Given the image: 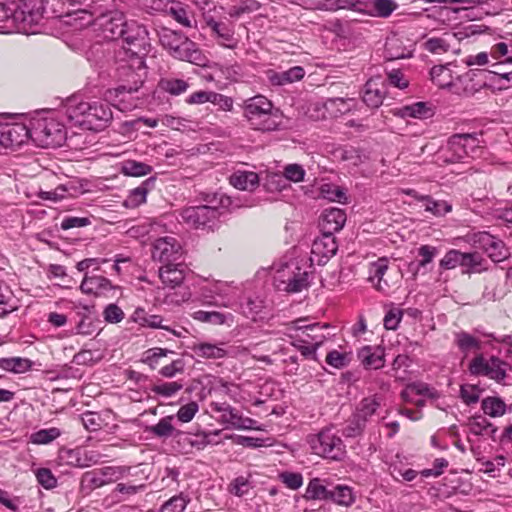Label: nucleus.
I'll return each instance as SVG.
<instances>
[{
    "instance_id": "obj_1",
    "label": "nucleus",
    "mask_w": 512,
    "mask_h": 512,
    "mask_svg": "<svg viewBox=\"0 0 512 512\" xmlns=\"http://www.w3.org/2000/svg\"><path fill=\"white\" fill-rule=\"evenodd\" d=\"M64 108L70 120L93 131L104 129L113 119L110 104L103 100H84L74 95L66 100Z\"/></svg>"
},
{
    "instance_id": "obj_2",
    "label": "nucleus",
    "mask_w": 512,
    "mask_h": 512,
    "mask_svg": "<svg viewBox=\"0 0 512 512\" xmlns=\"http://www.w3.org/2000/svg\"><path fill=\"white\" fill-rule=\"evenodd\" d=\"M43 14V0H21L15 8L0 3V33H30Z\"/></svg>"
},
{
    "instance_id": "obj_3",
    "label": "nucleus",
    "mask_w": 512,
    "mask_h": 512,
    "mask_svg": "<svg viewBox=\"0 0 512 512\" xmlns=\"http://www.w3.org/2000/svg\"><path fill=\"white\" fill-rule=\"evenodd\" d=\"M243 115L250 126L259 131H276L282 124V115L273 103L263 95H256L244 101Z\"/></svg>"
},
{
    "instance_id": "obj_4",
    "label": "nucleus",
    "mask_w": 512,
    "mask_h": 512,
    "mask_svg": "<svg viewBox=\"0 0 512 512\" xmlns=\"http://www.w3.org/2000/svg\"><path fill=\"white\" fill-rule=\"evenodd\" d=\"M31 140L39 147L61 146L66 140V129L51 112L37 113L30 119Z\"/></svg>"
},
{
    "instance_id": "obj_5",
    "label": "nucleus",
    "mask_w": 512,
    "mask_h": 512,
    "mask_svg": "<svg viewBox=\"0 0 512 512\" xmlns=\"http://www.w3.org/2000/svg\"><path fill=\"white\" fill-rule=\"evenodd\" d=\"M161 45L176 59L196 63L200 52L194 48V43L180 32L163 28L159 31Z\"/></svg>"
},
{
    "instance_id": "obj_6",
    "label": "nucleus",
    "mask_w": 512,
    "mask_h": 512,
    "mask_svg": "<svg viewBox=\"0 0 512 512\" xmlns=\"http://www.w3.org/2000/svg\"><path fill=\"white\" fill-rule=\"evenodd\" d=\"M122 39L126 46L123 47L126 54L134 56V62L138 68L143 66V56L149 47V34L144 25L135 21L126 22Z\"/></svg>"
},
{
    "instance_id": "obj_7",
    "label": "nucleus",
    "mask_w": 512,
    "mask_h": 512,
    "mask_svg": "<svg viewBox=\"0 0 512 512\" xmlns=\"http://www.w3.org/2000/svg\"><path fill=\"white\" fill-rule=\"evenodd\" d=\"M308 443L316 455L324 458L340 460L345 455L342 439L331 428H325L316 435H310Z\"/></svg>"
},
{
    "instance_id": "obj_8",
    "label": "nucleus",
    "mask_w": 512,
    "mask_h": 512,
    "mask_svg": "<svg viewBox=\"0 0 512 512\" xmlns=\"http://www.w3.org/2000/svg\"><path fill=\"white\" fill-rule=\"evenodd\" d=\"M306 320L297 319L286 326L285 335L291 340L321 346L326 339L323 330L328 328L325 324L321 326L319 323L304 324Z\"/></svg>"
},
{
    "instance_id": "obj_9",
    "label": "nucleus",
    "mask_w": 512,
    "mask_h": 512,
    "mask_svg": "<svg viewBox=\"0 0 512 512\" xmlns=\"http://www.w3.org/2000/svg\"><path fill=\"white\" fill-rule=\"evenodd\" d=\"M145 66L138 68L134 62V56H131V63L122 64L118 68V75L123 83L118 85L113 91H108L110 96L114 93L116 97L125 93L132 94L137 92L143 84L145 76Z\"/></svg>"
},
{
    "instance_id": "obj_10",
    "label": "nucleus",
    "mask_w": 512,
    "mask_h": 512,
    "mask_svg": "<svg viewBox=\"0 0 512 512\" xmlns=\"http://www.w3.org/2000/svg\"><path fill=\"white\" fill-rule=\"evenodd\" d=\"M216 207L207 205L187 207L182 210L181 218L184 223L195 229H213L219 218Z\"/></svg>"
},
{
    "instance_id": "obj_11",
    "label": "nucleus",
    "mask_w": 512,
    "mask_h": 512,
    "mask_svg": "<svg viewBox=\"0 0 512 512\" xmlns=\"http://www.w3.org/2000/svg\"><path fill=\"white\" fill-rule=\"evenodd\" d=\"M210 409L213 412L219 413L220 417L218 421L229 427L237 430H250L255 427V420L243 417L237 409L233 408L227 402H211Z\"/></svg>"
},
{
    "instance_id": "obj_12",
    "label": "nucleus",
    "mask_w": 512,
    "mask_h": 512,
    "mask_svg": "<svg viewBox=\"0 0 512 512\" xmlns=\"http://www.w3.org/2000/svg\"><path fill=\"white\" fill-rule=\"evenodd\" d=\"M183 256V248L177 238L164 236L156 239L152 246V258L163 264L176 263Z\"/></svg>"
},
{
    "instance_id": "obj_13",
    "label": "nucleus",
    "mask_w": 512,
    "mask_h": 512,
    "mask_svg": "<svg viewBox=\"0 0 512 512\" xmlns=\"http://www.w3.org/2000/svg\"><path fill=\"white\" fill-rule=\"evenodd\" d=\"M470 372L475 375H484L498 382L506 377V363L497 357L485 359L483 356L475 357L470 363Z\"/></svg>"
},
{
    "instance_id": "obj_14",
    "label": "nucleus",
    "mask_w": 512,
    "mask_h": 512,
    "mask_svg": "<svg viewBox=\"0 0 512 512\" xmlns=\"http://www.w3.org/2000/svg\"><path fill=\"white\" fill-rule=\"evenodd\" d=\"M31 139L30 123L0 125V144L5 148H17Z\"/></svg>"
},
{
    "instance_id": "obj_15",
    "label": "nucleus",
    "mask_w": 512,
    "mask_h": 512,
    "mask_svg": "<svg viewBox=\"0 0 512 512\" xmlns=\"http://www.w3.org/2000/svg\"><path fill=\"white\" fill-rule=\"evenodd\" d=\"M474 243L483 250L495 263L505 260L509 253L502 240L488 232H478L473 235Z\"/></svg>"
},
{
    "instance_id": "obj_16",
    "label": "nucleus",
    "mask_w": 512,
    "mask_h": 512,
    "mask_svg": "<svg viewBox=\"0 0 512 512\" xmlns=\"http://www.w3.org/2000/svg\"><path fill=\"white\" fill-rule=\"evenodd\" d=\"M338 243L334 235L323 233L317 237L311 247L310 261L317 265H324L336 254Z\"/></svg>"
},
{
    "instance_id": "obj_17",
    "label": "nucleus",
    "mask_w": 512,
    "mask_h": 512,
    "mask_svg": "<svg viewBox=\"0 0 512 512\" xmlns=\"http://www.w3.org/2000/svg\"><path fill=\"white\" fill-rule=\"evenodd\" d=\"M308 277V273L303 271L300 267H295L292 270L287 267V270L278 271L277 279L284 285L283 290L296 293L308 286Z\"/></svg>"
},
{
    "instance_id": "obj_18",
    "label": "nucleus",
    "mask_w": 512,
    "mask_h": 512,
    "mask_svg": "<svg viewBox=\"0 0 512 512\" xmlns=\"http://www.w3.org/2000/svg\"><path fill=\"white\" fill-rule=\"evenodd\" d=\"M159 278L164 287H179L186 277V265L183 262L163 264L158 269Z\"/></svg>"
},
{
    "instance_id": "obj_19",
    "label": "nucleus",
    "mask_w": 512,
    "mask_h": 512,
    "mask_svg": "<svg viewBox=\"0 0 512 512\" xmlns=\"http://www.w3.org/2000/svg\"><path fill=\"white\" fill-rule=\"evenodd\" d=\"M361 14L376 17L388 18L398 8L395 0H362Z\"/></svg>"
},
{
    "instance_id": "obj_20",
    "label": "nucleus",
    "mask_w": 512,
    "mask_h": 512,
    "mask_svg": "<svg viewBox=\"0 0 512 512\" xmlns=\"http://www.w3.org/2000/svg\"><path fill=\"white\" fill-rule=\"evenodd\" d=\"M346 222V213L339 208L325 209L321 215L319 222L320 229L323 233L334 235L340 231Z\"/></svg>"
},
{
    "instance_id": "obj_21",
    "label": "nucleus",
    "mask_w": 512,
    "mask_h": 512,
    "mask_svg": "<svg viewBox=\"0 0 512 512\" xmlns=\"http://www.w3.org/2000/svg\"><path fill=\"white\" fill-rule=\"evenodd\" d=\"M125 25L126 21L124 16L120 13L104 16L100 19L99 23L103 37L107 40L122 38Z\"/></svg>"
},
{
    "instance_id": "obj_22",
    "label": "nucleus",
    "mask_w": 512,
    "mask_h": 512,
    "mask_svg": "<svg viewBox=\"0 0 512 512\" xmlns=\"http://www.w3.org/2000/svg\"><path fill=\"white\" fill-rule=\"evenodd\" d=\"M384 97L385 91L380 77L369 79L364 86L363 102L370 108H378L382 105Z\"/></svg>"
},
{
    "instance_id": "obj_23",
    "label": "nucleus",
    "mask_w": 512,
    "mask_h": 512,
    "mask_svg": "<svg viewBox=\"0 0 512 512\" xmlns=\"http://www.w3.org/2000/svg\"><path fill=\"white\" fill-rule=\"evenodd\" d=\"M208 27L218 39V43L226 48L234 49L237 46V40L234 37V30L225 23L217 22L213 18L207 20Z\"/></svg>"
},
{
    "instance_id": "obj_24",
    "label": "nucleus",
    "mask_w": 512,
    "mask_h": 512,
    "mask_svg": "<svg viewBox=\"0 0 512 512\" xmlns=\"http://www.w3.org/2000/svg\"><path fill=\"white\" fill-rule=\"evenodd\" d=\"M174 438H177L178 444L182 445V450H184L185 453H188L192 448L201 450L211 443L210 434L206 433L193 436L189 433L177 430Z\"/></svg>"
},
{
    "instance_id": "obj_25",
    "label": "nucleus",
    "mask_w": 512,
    "mask_h": 512,
    "mask_svg": "<svg viewBox=\"0 0 512 512\" xmlns=\"http://www.w3.org/2000/svg\"><path fill=\"white\" fill-rule=\"evenodd\" d=\"M384 349L380 346H364L358 357L366 368L379 369L384 366Z\"/></svg>"
},
{
    "instance_id": "obj_26",
    "label": "nucleus",
    "mask_w": 512,
    "mask_h": 512,
    "mask_svg": "<svg viewBox=\"0 0 512 512\" xmlns=\"http://www.w3.org/2000/svg\"><path fill=\"white\" fill-rule=\"evenodd\" d=\"M387 270L388 260L386 258H379L370 264L368 280L378 291L384 292L389 288L388 282L383 278Z\"/></svg>"
},
{
    "instance_id": "obj_27",
    "label": "nucleus",
    "mask_w": 512,
    "mask_h": 512,
    "mask_svg": "<svg viewBox=\"0 0 512 512\" xmlns=\"http://www.w3.org/2000/svg\"><path fill=\"white\" fill-rule=\"evenodd\" d=\"M111 288L112 284L107 278L99 275L89 276L87 273L80 285V290L89 295H100Z\"/></svg>"
},
{
    "instance_id": "obj_28",
    "label": "nucleus",
    "mask_w": 512,
    "mask_h": 512,
    "mask_svg": "<svg viewBox=\"0 0 512 512\" xmlns=\"http://www.w3.org/2000/svg\"><path fill=\"white\" fill-rule=\"evenodd\" d=\"M304 75L305 71L301 66H294L286 71H270L268 73V78L273 85L282 86L299 81L304 77Z\"/></svg>"
},
{
    "instance_id": "obj_29",
    "label": "nucleus",
    "mask_w": 512,
    "mask_h": 512,
    "mask_svg": "<svg viewBox=\"0 0 512 512\" xmlns=\"http://www.w3.org/2000/svg\"><path fill=\"white\" fill-rule=\"evenodd\" d=\"M357 101L354 98H329L326 100V110L331 118L344 115L356 108Z\"/></svg>"
},
{
    "instance_id": "obj_30",
    "label": "nucleus",
    "mask_w": 512,
    "mask_h": 512,
    "mask_svg": "<svg viewBox=\"0 0 512 512\" xmlns=\"http://www.w3.org/2000/svg\"><path fill=\"white\" fill-rule=\"evenodd\" d=\"M191 349L198 357L206 359H221L227 355L222 344L202 342L194 344Z\"/></svg>"
},
{
    "instance_id": "obj_31",
    "label": "nucleus",
    "mask_w": 512,
    "mask_h": 512,
    "mask_svg": "<svg viewBox=\"0 0 512 512\" xmlns=\"http://www.w3.org/2000/svg\"><path fill=\"white\" fill-rule=\"evenodd\" d=\"M356 496L353 489L348 485H336L330 490L328 500L337 505L349 507L355 502Z\"/></svg>"
},
{
    "instance_id": "obj_32",
    "label": "nucleus",
    "mask_w": 512,
    "mask_h": 512,
    "mask_svg": "<svg viewBox=\"0 0 512 512\" xmlns=\"http://www.w3.org/2000/svg\"><path fill=\"white\" fill-rule=\"evenodd\" d=\"M469 431L474 435L494 437L497 428L492 425L484 416H474L468 419L466 424Z\"/></svg>"
},
{
    "instance_id": "obj_33",
    "label": "nucleus",
    "mask_w": 512,
    "mask_h": 512,
    "mask_svg": "<svg viewBox=\"0 0 512 512\" xmlns=\"http://www.w3.org/2000/svg\"><path fill=\"white\" fill-rule=\"evenodd\" d=\"M258 182V175L254 172L239 171L230 176V184L239 190H253Z\"/></svg>"
},
{
    "instance_id": "obj_34",
    "label": "nucleus",
    "mask_w": 512,
    "mask_h": 512,
    "mask_svg": "<svg viewBox=\"0 0 512 512\" xmlns=\"http://www.w3.org/2000/svg\"><path fill=\"white\" fill-rule=\"evenodd\" d=\"M33 366V362L28 358L11 357L0 359V367L8 372L16 374L25 373Z\"/></svg>"
},
{
    "instance_id": "obj_35",
    "label": "nucleus",
    "mask_w": 512,
    "mask_h": 512,
    "mask_svg": "<svg viewBox=\"0 0 512 512\" xmlns=\"http://www.w3.org/2000/svg\"><path fill=\"white\" fill-rule=\"evenodd\" d=\"M454 143L460 148L462 145L467 157H475L481 151L478 137L472 134H456L454 135Z\"/></svg>"
},
{
    "instance_id": "obj_36",
    "label": "nucleus",
    "mask_w": 512,
    "mask_h": 512,
    "mask_svg": "<svg viewBox=\"0 0 512 512\" xmlns=\"http://www.w3.org/2000/svg\"><path fill=\"white\" fill-rule=\"evenodd\" d=\"M419 201L424 202L425 211L437 217L444 216L452 210V206L446 201L434 200L428 195L421 196Z\"/></svg>"
},
{
    "instance_id": "obj_37",
    "label": "nucleus",
    "mask_w": 512,
    "mask_h": 512,
    "mask_svg": "<svg viewBox=\"0 0 512 512\" xmlns=\"http://www.w3.org/2000/svg\"><path fill=\"white\" fill-rule=\"evenodd\" d=\"M320 195L322 198L332 202L347 203L345 189L332 183L322 184L320 187Z\"/></svg>"
},
{
    "instance_id": "obj_38",
    "label": "nucleus",
    "mask_w": 512,
    "mask_h": 512,
    "mask_svg": "<svg viewBox=\"0 0 512 512\" xmlns=\"http://www.w3.org/2000/svg\"><path fill=\"white\" fill-rule=\"evenodd\" d=\"M174 416H166L159 420V422L149 428V431L159 438L174 437L177 430L174 428L172 422Z\"/></svg>"
},
{
    "instance_id": "obj_39",
    "label": "nucleus",
    "mask_w": 512,
    "mask_h": 512,
    "mask_svg": "<svg viewBox=\"0 0 512 512\" xmlns=\"http://www.w3.org/2000/svg\"><path fill=\"white\" fill-rule=\"evenodd\" d=\"M481 408L486 415L491 417H500L506 412V404L498 397H487L483 399Z\"/></svg>"
},
{
    "instance_id": "obj_40",
    "label": "nucleus",
    "mask_w": 512,
    "mask_h": 512,
    "mask_svg": "<svg viewBox=\"0 0 512 512\" xmlns=\"http://www.w3.org/2000/svg\"><path fill=\"white\" fill-rule=\"evenodd\" d=\"M193 318L200 322L211 323L214 325H221L227 322L228 319L232 318L231 314H223L218 311H203L199 310L194 312Z\"/></svg>"
},
{
    "instance_id": "obj_41",
    "label": "nucleus",
    "mask_w": 512,
    "mask_h": 512,
    "mask_svg": "<svg viewBox=\"0 0 512 512\" xmlns=\"http://www.w3.org/2000/svg\"><path fill=\"white\" fill-rule=\"evenodd\" d=\"M401 115L403 117H413V118H428L433 115L431 107H429L424 102H417L412 105L404 106L401 109Z\"/></svg>"
},
{
    "instance_id": "obj_42",
    "label": "nucleus",
    "mask_w": 512,
    "mask_h": 512,
    "mask_svg": "<svg viewBox=\"0 0 512 512\" xmlns=\"http://www.w3.org/2000/svg\"><path fill=\"white\" fill-rule=\"evenodd\" d=\"M329 493L330 490L318 478L310 480L306 488V497L312 500H328Z\"/></svg>"
},
{
    "instance_id": "obj_43",
    "label": "nucleus",
    "mask_w": 512,
    "mask_h": 512,
    "mask_svg": "<svg viewBox=\"0 0 512 512\" xmlns=\"http://www.w3.org/2000/svg\"><path fill=\"white\" fill-rule=\"evenodd\" d=\"M60 435L61 431L56 427L41 429L30 435V442L36 445H46L57 439Z\"/></svg>"
},
{
    "instance_id": "obj_44",
    "label": "nucleus",
    "mask_w": 512,
    "mask_h": 512,
    "mask_svg": "<svg viewBox=\"0 0 512 512\" xmlns=\"http://www.w3.org/2000/svg\"><path fill=\"white\" fill-rule=\"evenodd\" d=\"M152 171V167L135 160L125 161L122 165V172L127 176L140 177L149 174Z\"/></svg>"
},
{
    "instance_id": "obj_45",
    "label": "nucleus",
    "mask_w": 512,
    "mask_h": 512,
    "mask_svg": "<svg viewBox=\"0 0 512 512\" xmlns=\"http://www.w3.org/2000/svg\"><path fill=\"white\" fill-rule=\"evenodd\" d=\"M184 387L181 381L163 382L154 385L151 391L158 396L165 398L176 395Z\"/></svg>"
},
{
    "instance_id": "obj_46",
    "label": "nucleus",
    "mask_w": 512,
    "mask_h": 512,
    "mask_svg": "<svg viewBox=\"0 0 512 512\" xmlns=\"http://www.w3.org/2000/svg\"><path fill=\"white\" fill-rule=\"evenodd\" d=\"M379 406L380 403L375 398H364L360 402L355 414L367 423L369 418L375 414Z\"/></svg>"
},
{
    "instance_id": "obj_47",
    "label": "nucleus",
    "mask_w": 512,
    "mask_h": 512,
    "mask_svg": "<svg viewBox=\"0 0 512 512\" xmlns=\"http://www.w3.org/2000/svg\"><path fill=\"white\" fill-rule=\"evenodd\" d=\"M455 342L458 348L467 353L473 349H479V341L467 332H459L455 335Z\"/></svg>"
},
{
    "instance_id": "obj_48",
    "label": "nucleus",
    "mask_w": 512,
    "mask_h": 512,
    "mask_svg": "<svg viewBox=\"0 0 512 512\" xmlns=\"http://www.w3.org/2000/svg\"><path fill=\"white\" fill-rule=\"evenodd\" d=\"M260 8V4L256 0H243L239 5H234L229 8L228 14L230 17L238 18L243 14L252 13Z\"/></svg>"
},
{
    "instance_id": "obj_49",
    "label": "nucleus",
    "mask_w": 512,
    "mask_h": 512,
    "mask_svg": "<svg viewBox=\"0 0 512 512\" xmlns=\"http://www.w3.org/2000/svg\"><path fill=\"white\" fill-rule=\"evenodd\" d=\"M432 81L440 88L451 86L450 70L444 66H434L431 71Z\"/></svg>"
},
{
    "instance_id": "obj_50",
    "label": "nucleus",
    "mask_w": 512,
    "mask_h": 512,
    "mask_svg": "<svg viewBox=\"0 0 512 512\" xmlns=\"http://www.w3.org/2000/svg\"><path fill=\"white\" fill-rule=\"evenodd\" d=\"M306 116L313 121H320L329 117L328 110H326V101L312 102L307 106Z\"/></svg>"
},
{
    "instance_id": "obj_51",
    "label": "nucleus",
    "mask_w": 512,
    "mask_h": 512,
    "mask_svg": "<svg viewBox=\"0 0 512 512\" xmlns=\"http://www.w3.org/2000/svg\"><path fill=\"white\" fill-rule=\"evenodd\" d=\"M252 489V484L247 477L239 476L235 478L229 485L231 494L242 497L249 493Z\"/></svg>"
},
{
    "instance_id": "obj_52",
    "label": "nucleus",
    "mask_w": 512,
    "mask_h": 512,
    "mask_svg": "<svg viewBox=\"0 0 512 512\" xmlns=\"http://www.w3.org/2000/svg\"><path fill=\"white\" fill-rule=\"evenodd\" d=\"M366 427V422L354 413L347 426L343 429L345 437L354 438L361 435Z\"/></svg>"
},
{
    "instance_id": "obj_53",
    "label": "nucleus",
    "mask_w": 512,
    "mask_h": 512,
    "mask_svg": "<svg viewBox=\"0 0 512 512\" xmlns=\"http://www.w3.org/2000/svg\"><path fill=\"white\" fill-rule=\"evenodd\" d=\"M484 259L479 253H463L461 252L460 266L467 267L474 272L481 270Z\"/></svg>"
},
{
    "instance_id": "obj_54",
    "label": "nucleus",
    "mask_w": 512,
    "mask_h": 512,
    "mask_svg": "<svg viewBox=\"0 0 512 512\" xmlns=\"http://www.w3.org/2000/svg\"><path fill=\"white\" fill-rule=\"evenodd\" d=\"M221 94L212 91H197L192 93L187 99L189 104H204L207 102L216 103Z\"/></svg>"
},
{
    "instance_id": "obj_55",
    "label": "nucleus",
    "mask_w": 512,
    "mask_h": 512,
    "mask_svg": "<svg viewBox=\"0 0 512 512\" xmlns=\"http://www.w3.org/2000/svg\"><path fill=\"white\" fill-rule=\"evenodd\" d=\"M82 484L88 489H95L106 485V480L100 470L86 472L82 477Z\"/></svg>"
},
{
    "instance_id": "obj_56",
    "label": "nucleus",
    "mask_w": 512,
    "mask_h": 512,
    "mask_svg": "<svg viewBox=\"0 0 512 512\" xmlns=\"http://www.w3.org/2000/svg\"><path fill=\"white\" fill-rule=\"evenodd\" d=\"M161 86L171 95H180L189 87L188 83L182 79H166L161 82Z\"/></svg>"
},
{
    "instance_id": "obj_57",
    "label": "nucleus",
    "mask_w": 512,
    "mask_h": 512,
    "mask_svg": "<svg viewBox=\"0 0 512 512\" xmlns=\"http://www.w3.org/2000/svg\"><path fill=\"white\" fill-rule=\"evenodd\" d=\"M169 353H172V351H170L168 349L160 348V347L148 349L144 353L143 362L145 364L149 365V367L151 369H155L158 364L159 358L165 357Z\"/></svg>"
},
{
    "instance_id": "obj_58",
    "label": "nucleus",
    "mask_w": 512,
    "mask_h": 512,
    "mask_svg": "<svg viewBox=\"0 0 512 512\" xmlns=\"http://www.w3.org/2000/svg\"><path fill=\"white\" fill-rule=\"evenodd\" d=\"M480 389L472 384H463L460 388V396L467 405L475 404L480 398Z\"/></svg>"
},
{
    "instance_id": "obj_59",
    "label": "nucleus",
    "mask_w": 512,
    "mask_h": 512,
    "mask_svg": "<svg viewBox=\"0 0 512 512\" xmlns=\"http://www.w3.org/2000/svg\"><path fill=\"white\" fill-rule=\"evenodd\" d=\"M38 483L45 489H52L57 486V479L48 468H39L36 472Z\"/></svg>"
},
{
    "instance_id": "obj_60",
    "label": "nucleus",
    "mask_w": 512,
    "mask_h": 512,
    "mask_svg": "<svg viewBox=\"0 0 512 512\" xmlns=\"http://www.w3.org/2000/svg\"><path fill=\"white\" fill-rule=\"evenodd\" d=\"M186 505L187 500L182 495L173 496L162 505L160 512H183Z\"/></svg>"
},
{
    "instance_id": "obj_61",
    "label": "nucleus",
    "mask_w": 512,
    "mask_h": 512,
    "mask_svg": "<svg viewBox=\"0 0 512 512\" xmlns=\"http://www.w3.org/2000/svg\"><path fill=\"white\" fill-rule=\"evenodd\" d=\"M350 359L348 354L337 350L330 351L326 356V363L336 369L344 368L348 365Z\"/></svg>"
},
{
    "instance_id": "obj_62",
    "label": "nucleus",
    "mask_w": 512,
    "mask_h": 512,
    "mask_svg": "<svg viewBox=\"0 0 512 512\" xmlns=\"http://www.w3.org/2000/svg\"><path fill=\"white\" fill-rule=\"evenodd\" d=\"M199 406L196 402L191 401L179 408L177 411L176 417L179 421L183 423L190 422L195 414L198 412Z\"/></svg>"
},
{
    "instance_id": "obj_63",
    "label": "nucleus",
    "mask_w": 512,
    "mask_h": 512,
    "mask_svg": "<svg viewBox=\"0 0 512 512\" xmlns=\"http://www.w3.org/2000/svg\"><path fill=\"white\" fill-rule=\"evenodd\" d=\"M279 479L290 489L296 490L303 484V477L300 473L296 472H282L279 474Z\"/></svg>"
},
{
    "instance_id": "obj_64",
    "label": "nucleus",
    "mask_w": 512,
    "mask_h": 512,
    "mask_svg": "<svg viewBox=\"0 0 512 512\" xmlns=\"http://www.w3.org/2000/svg\"><path fill=\"white\" fill-rule=\"evenodd\" d=\"M461 252L455 249L448 251L440 260V267L450 270L460 266Z\"/></svg>"
}]
</instances>
